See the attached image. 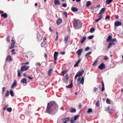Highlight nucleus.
<instances>
[{
	"mask_svg": "<svg viewBox=\"0 0 123 123\" xmlns=\"http://www.w3.org/2000/svg\"><path fill=\"white\" fill-rule=\"evenodd\" d=\"M54 4L55 5H60V3L59 1V0H55L54 1Z\"/></svg>",
	"mask_w": 123,
	"mask_h": 123,
	"instance_id": "18",
	"label": "nucleus"
},
{
	"mask_svg": "<svg viewBox=\"0 0 123 123\" xmlns=\"http://www.w3.org/2000/svg\"><path fill=\"white\" fill-rule=\"evenodd\" d=\"M115 43L113 42H111L109 43L107 46V48L108 49L110 48L112 46H113L115 45Z\"/></svg>",
	"mask_w": 123,
	"mask_h": 123,
	"instance_id": "14",
	"label": "nucleus"
},
{
	"mask_svg": "<svg viewBox=\"0 0 123 123\" xmlns=\"http://www.w3.org/2000/svg\"><path fill=\"white\" fill-rule=\"evenodd\" d=\"M58 109V106L54 101L50 102L47 104L46 112L52 115H54Z\"/></svg>",
	"mask_w": 123,
	"mask_h": 123,
	"instance_id": "1",
	"label": "nucleus"
},
{
	"mask_svg": "<svg viewBox=\"0 0 123 123\" xmlns=\"http://www.w3.org/2000/svg\"><path fill=\"white\" fill-rule=\"evenodd\" d=\"M73 118V117H72V119H71L70 120V122H71V123H74V121H73V120L72 119V118Z\"/></svg>",
	"mask_w": 123,
	"mask_h": 123,
	"instance_id": "60",
	"label": "nucleus"
},
{
	"mask_svg": "<svg viewBox=\"0 0 123 123\" xmlns=\"http://www.w3.org/2000/svg\"><path fill=\"white\" fill-rule=\"evenodd\" d=\"M1 16V17H4V18H6L8 16L7 14L6 13L2 14Z\"/></svg>",
	"mask_w": 123,
	"mask_h": 123,
	"instance_id": "19",
	"label": "nucleus"
},
{
	"mask_svg": "<svg viewBox=\"0 0 123 123\" xmlns=\"http://www.w3.org/2000/svg\"><path fill=\"white\" fill-rule=\"evenodd\" d=\"M84 72V70L82 69H81V71H80L78 72L74 77L75 79H76L77 77L81 76Z\"/></svg>",
	"mask_w": 123,
	"mask_h": 123,
	"instance_id": "3",
	"label": "nucleus"
},
{
	"mask_svg": "<svg viewBox=\"0 0 123 123\" xmlns=\"http://www.w3.org/2000/svg\"><path fill=\"white\" fill-rule=\"evenodd\" d=\"M12 43H11V46L10 47V49H12L14 48L15 43L13 39L11 40Z\"/></svg>",
	"mask_w": 123,
	"mask_h": 123,
	"instance_id": "6",
	"label": "nucleus"
},
{
	"mask_svg": "<svg viewBox=\"0 0 123 123\" xmlns=\"http://www.w3.org/2000/svg\"><path fill=\"white\" fill-rule=\"evenodd\" d=\"M110 18V16L109 15L106 16L105 17V19L106 20L107 19H109Z\"/></svg>",
	"mask_w": 123,
	"mask_h": 123,
	"instance_id": "51",
	"label": "nucleus"
},
{
	"mask_svg": "<svg viewBox=\"0 0 123 123\" xmlns=\"http://www.w3.org/2000/svg\"><path fill=\"white\" fill-rule=\"evenodd\" d=\"M99 100H98L96 103V106L97 107H98L99 106Z\"/></svg>",
	"mask_w": 123,
	"mask_h": 123,
	"instance_id": "39",
	"label": "nucleus"
},
{
	"mask_svg": "<svg viewBox=\"0 0 123 123\" xmlns=\"http://www.w3.org/2000/svg\"><path fill=\"white\" fill-rule=\"evenodd\" d=\"M90 49V48L89 47H86L85 49V51H88L89 49Z\"/></svg>",
	"mask_w": 123,
	"mask_h": 123,
	"instance_id": "58",
	"label": "nucleus"
},
{
	"mask_svg": "<svg viewBox=\"0 0 123 123\" xmlns=\"http://www.w3.org/2000/svg\"><path fill=\"white\" fill-rule=\"evenodd\" d=\"M20 82L21 83H25L27 82L26 80L25 79L23 78L22 79Z\"/></svg>",
	"mask_w": 123,
	"mask_h": 123,
	"instance_id": "21",
	"label": "nucleus"
},
{
	"mask_svg": "<svg viewBox=\"0 0 123 123\" xmlns=\"http://www.w3.org/2000/svg\"><path fill=\"white\" fill-rule=\"evenodd\" d=\"M7 111L9 112H11L12 111V108L11 107H10L7 109Z\"/></svg>",
	"mask_w": 123,
	"mask_h": 123,
	"instance_id": "40",
	"label": "nucleus"
},
{
	"mask_svg": "<svg viewBox=\"0 0 123 123\" xmlns=\"http://www.w3.org/2000/svg\"><path fill=\"white\" fill-rule=\"evenodd\" d=\"M78 64L76 62L74 65V67H76L78 66Z\"/></svg>",
	"mask_w": 123,
	"mask_h": 123,
	"instance_id": "61",
	"label": "nucleus"
},
{
	"mask_svg": "<svg viewBox=\"0 0 123 123\" xmlns=\"http://www.w3.org/2000/svg\"><path fill=\"white\" fill-rule=\"evenodd\" d=\"M112 37L110 35H109L107 39V41L109 42V41H111V40L112 39Z\"/></svg>",
	"mask_w": 123,
	"mask_h": 123,
	"instance_id": "22",
	"label": "nucleus"
},
{
	"mask_svg": "<svg viewBox=\"0 0 123 123\" xmlns=\"http://www.w3.org/2000/svg\"><path fill=\"white\" fill-rule=\"evenodd\" d=\"M105 67V64L103 63H102L98 66V68L99 69L102 70L104 69Z\"/></svg>",
	"mask_w": 123,
	"mask_h": 123,
	"instance_id": "5",
	"label": "nucleus"
},
{
	"mask_svg": "<svg viewBox=\"0 0 123 123\" xmlns=\"http://www.w3.org/2000/svg\"><path fill=\"white\" fill-rule=\"evenodd\" d=\"M92 110L91 108H89L87 111V112L88 113H89L92 112Z\"/></svg>",
	"mask_w": 123,
	"mask_h": 123,
	"instance_id": "50",
	"label": "nucleus"
},
{
	"mask_svg": "<svg viewBox=\"0 0 123 123\" xmlns=\"http://www.w3.org/2000/svg\"><path fill=\"white\" fill-rule=\"evenodd\" d=\"M97 62H98L97 60H95V61L92 64V66H94L97 63Z\"/></svg>",
	"mask_w": 123,
	"mask_h": 123,
	"instance_id": "44",
	"label": "nucleus"
},
{
	"mask_svg": "<svg viewBox=\"0 0 123 123\" xmlns=\"http://www.w3.org/2000/svg\"><path fill=\"white\" fill-rule=\"evenodd\" d=\"M63 14L65 15L66 17H67V13L66 12H63Z\"/></svg>",
	"mask_w": 123,
	"mask_h": 123,
	"instance_id": "57",
	"label": "nucleus"
},
{
	"mask_svg": "<svg viewBox=\"0 0 123 123\" xmlns=\"http://www.w3.org/2000/svg\"><path fill=\"white\" fill-rule=\"evenodd\" d=\"M58 54V53L57 52L55 51L54 52V60L55 61H56L57 59V55Z\"/></svg>",
	"mask_w": 123,
	"mask_h": 123,
	"instance_id": "8",
	"label": "nucleus"
},
{
	"mask_svg": "<svg viewBox=\"0 0 123 123\" xmlns=\"http://www.w3.org/2000/svg\"><path fill=\"white\" fill-rule=\"evenodd\" d=\"M14 49H13L11 51V52L12 53L13 55H15L16 54V53L14 51Z\"/></svg>",
	"mask_w": 123,
	"mask_h": 123,
	"instance_id": "42",
	"label": "nucleus"
},
{
	"mask_svg": "<svg viewBox=\"0 0 123 123\" xmlns=\"http://www.w3.org/2000/svg\"><path fill=\"white\" fill-rule=\"evenodd\" d=\"M67 28H68V31L69 32H70V28L69 26H68Z\"/></svg>",
	"mask_w": 123,
	"mask_h": 123,
	"instance_id": "62",
	"label": "nucleus"
},
{
	"mask_svg": "<svg viewBox=\"0 0 123 123\" xmlns=\"http://www.w3.org/2000/svg\"><path fill=\"white\" fill-rule=\"evenodd\" d=\"M62 20L61 18H59L56 21L57 25H59L62 22Z\"/></svg>",
	"mask_w": 123,
	"mask_h": 123,
	"instance_id": "11",
	"label": "nucleus"
},
{
	"mask_svg": "<svg viewBox=\"0 0 123 123\" xmlns=\"http://www.w3.org/2000/svg\"><path fill=\"white\" fill-rule=\"evenodd\" d=\"M82 22L80 21L78 23V27L77 28H76V29H79L80 28L82 27Z\"/></svg>",
	"mask_w": 123,
	"mask_h": 123,
	"instance_id": "13",
	"label": "nucleus"
},
{
	"mask_svg": "<svg viewBox=\"0 0 123 123\" xmlns=\"http://www.w3.org/2000/svg\"><path fill=\"white\" fill-rule=\"evenodd\" d=\"M92 53V52H88L86 53L85 55V57L86 58L87 56L91 54Z\"/></svg>",
	"mask_w": 123,
	"mask_h": 123,
	"instance_id": "35",
	"label": "nucleus"
},
{
	"mask_svg": "<svg viewBox=\"0 0 123 123\" xmlns=\"http://www.w3.org/2000/svg\"><path fill=\"white\" fill-rule=\"evenodd\" d=\"M52 70V69L51 68L49 70L48 72V76H49L51 75V73Z\"/></svg>",
	"mask_w": 123,
	"mask_h": 123,
	"instance_id": "28",
	"label": "nucleus"
},
{
	"mask_svg": "<svg viewBox=\"0 0 123 123\" xmlns=\"http://www.w3.org/2000/svg\"><path fill=\"white\" fill-rule=\"evenodd\" d=\"M38 34H37V39L38 40L40 41L42 39L43 35L42 34L41 35H40V34H39V32L37 31Z\"/></svg>",
	"mask_w": 123,
	"mask_h": 123,
	"instance_id": "4",
	"label": "nucleus"
},
{
	"mask_svg": "<svg viewBox=\"0 0 123 123\" xmlns=\"http://www.w3.org/2000/svg\"><path fill=\"white\" fill-rule=\"evenodd\" d=\"M67 72V71L66 70H63L62 72V73L63 74V75H64Z\"/></svg>",
	"mask_w": 123,
	"mask_h": 123,
	"instance_id": "54",
	"label": "nucleus"
},
{
	"mask_svg": "<svg viewBox=\"0 0 123 123\" xmlns=\"http://www.w3.org/2000/svg\"><path fill=\"white\" fill-rule=\"evenodd\" d=\"M81 60V59H79L76 62L78 63L79 64Z\"/></svg>",
	"mask_w": 123,
	"mask_h": 123,
	"instance_id": "63",
	"label": "nucleus"
},
{
	"mask_svg": "<svg viewBox=\"0 0 123 123\" xmlns=\"http://www.w3.org/2000/svg\"><path fill=\"white\" fill-rule=\"evenodd\" d=\"M84 77H83L81 78V80L80 81V83L82 84H84Z\"/></svg>",
	"mask_w": 123,
	"mask_h": 123,
	"instance_id": "25",
	"label": "nucleus"
},
{
	"mask_svg": "<svg viewBox=\"0 0 123 123\" xmlns=\"http://www.w3.org/2000/svg\"><path fill=\"white\" fill-rule=\"evenodd\" d=\"M93 10L95 12L97 11L98 10V9H97V8L96 7H94L93 8Z\"/></svg>",
	"mask_w": 123,
	"mask_h": 123,
	"instance_id": "56",
	"label": "nucleus"
},
{
	"mask_svg": "<svg viewBox=\"0 0 123 123\" xmlns=\"http://www.w3.org/2000/svg\"><path fill=\"white\" fill-rule=\"evenodd\" d=\"M83 49L82 48H81L78 50L76 52V53L78 54V55H80Z\"/></svg>",
	"mask_w": 123,
	"mask_h": 123,
	"instance_id": "10",
	"label": "nucleus"
},
{
	"mask_svg": "<svg viewBox=\"0 0 123 123\" xmlns=\"http://www.w3.org/2000/svg\"><path fill=\"white\" fill-rule=\"evenodd\" d=\"M102 85V88L101 89V91L102 92L103 91L105 90L104 88V83L103 82H101Z\"/></svg>",
	"mask_w": 123,
	"mask_h": 123,
	"instance_id": "32",
	"label": "nucleus"
},
{
	"mask_svg": "<svg viewBox=\"0 0 123 123\" xmlns=\"http://www.w3.org/2000/svg\"><path fill=\"white\" fill-rule=\"evenodd\" d=\"M63 82L65 83H68V80H66V79H65L64 78H63Z\"/></svg>",
	"mask_w": 123,
	"mask_h": 123,
	"instance_id": "46",
	"label": "nucleus"
},
{
	"mask_svg": "<svg viewBox=\"0 0 123 123\" xmlns=\"http://www.w3.org/2000/svg\"><path fill=\"white\" fill-rule=\"evenodd\" d=\"M82 123H86V121L84 119H83L82 121Z\"/></svg>",
	"mask_w": 123,
	"mask_h": 123,
	"instance_id": "64",
	"label": "nucleus"
},
{
	"mask_svg": "<svg viewBox=\"0 0 123 123\" xmlns=\"http://www.w3.org/2000/svg\"><path fill=\"white\" fill-rule=\"evenodd\" d=\"M64 41H65V43H66L68 40V36H66L64 37Z\"/></svg>",
	"mask_w": 123,
	"mask_h": 123,
	"instance_id": "31",
	"label": "nucleus"
},
{
	"mask_svg": "<svg viewBox=\"0 0 123 123\" xmlns=\"http://www.w3.org/2000/svg\"><path fill=\"white\" fill-rule=\"evenodd\" d=\"M80 115L79 114H78L76 115H75L74 116V120L73 121H75L77 119V118L79 117Z\"/></svg>",
	"mask_w": 123,
	"mask_h": 123,
	"instance_id": "20",
	"label": "nucleus"
},
{
	"mask_svg": "<svg viewBox=\"0 0 123 123\" xmlns=\"http://www.w3.org/2000/svg\"><path fill=\"white\" fill-rule=\"evenodd\" d=\"M102 18V16H100L99 17V18H98L96 19L95 20V22L96 23L98 22L99 20L101 19Z\"/></svg>",
	"mask_w": 123,
	"mask_h": 123,
	"instance_id": "34",
	"label": "nucleus"
},
{
	"mask_svg": "<svg viewBox=\"0 0 123 123\" xmlns=\"http://www.w3.org/2000/svg\"><path fill=\"white\" fill-rule=\"evenodd\" d=\"M105 9V8H102L100 10L99 12V14H101L102 13L104 12Z\"/></svg>",
	"mask_w": 123,
	"mask_h": 123,
	"instance_id": "17",
	"label": "nucleus"
},
{
	"mask_svg": "<svg viewBox=\"0 0 123 123\" xmlns=\"http://www.w3.org/2000/svg\"><path fill=\"white\" fill-rule=\"evenodd\" d=\"M29 68L30 67L29 66H26L25 65L22 66L21 67L20 71L21 72L26 71L28 70Z\"/></svg>",
	"mask_w": 123,
	"mask_h": 123,
	"instance_id": "2",
	"label": "nucleus"
},
{
	"mask_svg": "<svg viewBox=\"0 0 123 123\" xmlns=\"http://www.w3.org/2000/svg\"><path fill=\"white\" fill-rule=\"evenodd\" d=\"M36 66H39L41 65L40 63V62H37L36 63Z\"/></svg>",
	"mask_w": 123,
	"mask_h": 123,
	"instance_id": "55",
	"label": "nucleus"
},
{
	"mask_svg": "<svg viewBox=\"0 0 123 123\" xmlns=\"http://www.w3.org/2000/svg\"><path fill=\"white\" fill-rule=\"evenodd\" d=\"M91 2L90 1H88L86 3V6L87 7H88L91 4Z\"/></svg>",
	"mask_w": 123,
	"mask_h": 123,
	"instance_id": "23",
	"label": "nucleus"
},
{
	"mask_svg": "<svg viewBox=\"0 0 123 123\" xmlns=\"http://www.w3.org/2000/svg\"><path fill=\"white\" fill-rule=\"evenodd\" d=\"M106 103L108 104H110V99L108 98H107L106 100Z\"/></svg>",
	"mask_w": 123,
	"mask_h": 123,
	"instance_id": "43",
	"label": "nucleus"
},
{
	"mask_svg": "<svg viewBox=\"0 0 123 123\" xmlns=\"http://www.w3.org/2000/svg\"><path fill=\"white\" fill-rule=\"evenodd\" d=\"M18 72V77H20L21 76V75L20 73L19 72V70H18L17 71Z\"/></svg>",
	"mask_w": 123,
	"mask_h": 123,
	"instance_id": "45",
	"label": "nucleus"
},
{
	"mask_svg": "<svg viewBox=\"0 0 123 123\" xmlns=\"http://www.w3.org/2000/svg\"><path fill=\"white\" fill-rule=\"evenodd\" d=\"M95 30V29L94 28H91L90 30V32L91 33H92V32L94 31Z\"/></svg>",
	"mask_w": 123,
	"mask_h": 123,
	"instance_id": "47",
	"label": "nucleus"
},
{
	"mask_svg": "<svg viewBox=\"0 0 123 123\" xmlns=\"http://www.w3.org/2000/svg\"><path fill=\"white\" fill-rule=\"evenodd\" d=\"M46 44L45 42L44 41L42 42L41 43V46L42 47H43L44 46V45Z\"/></svg>",
	"mask_w": 123,
	"mask_h": 123,
	"instance_id": "33",
	"label": "nucleus"
},
{
	"mask_svg": "<svg viewBox=\"0 0 123 123\" xmlns=\"http://www.w3.org/2000/svg\"><path fill=\"white\" fill-rule=\"evenodd\" d=\"M9 93H10V95L12 97L14 95V93H13V91L12 89H11L10 90V91L9 92Z\"/></svg>",
	"mask_w": 123,
	"mask_h": 123,
	"instance_id": "27",
	"label": "nucleus"
},
{
	"mask_svg": "<svg viewBox=\"0 0 123 123\" xmlns=\"http://www.w3.org/2000/svg\"><path fill=\"white\" fill-rule=\"evenodd\" d=\"M6 90V88L5 87H4L2 88V90L1 91V93L2 94H3L5 92Z\"/></svg>",
	"mask_w": 123,
	"mask_h": 123,
	"instance_id": "36",
	"label": "nucleus"
},
{
	"mask_svg": "<svg viewBox=\"0 0 123 123\" xmlns=\"http://www.w3.org/2000/svg\"><path fill=\"white\" fill-rule=\"evenodd\" d=\"M67 6V4L66 3H64L62 4V6L64 7H66Z\"/></svg>",
	"mask_w": 123,
	"mask_h": 123,
	"instance_id": "59",
	"label": "nucleus"
},
{
	"mask_svg": "<svg viewBox=\"0 0 123 123\" xmlns=\"http://www.w3.org/2000/svg\"><path fill=\"white\" fill-rule=\"evenodd\" d=\"M17 85V81L16 80H14V82L12 83L11 86V88L13 89Z\"/></svg>",
	"mask_w": 123,
	"mask_h": 123,
	"instance_id": "12",
	"label": "nucleus"
},
{
	"mask_svg": "<svg viewBox=\"0 0 123 123\" xmlns=\"http://www.w3.org/2000/svg\"><path fill=\"white\" fill-rule=\"evenodd\" d=\"M78 21L77 20H75L73 24V27L76 29H77L76 28L78 27Z\"/></svg>",
	"mask_w": 123,
	"mask_h": 123,
	"instance_id": "9",
	"label": "nucleus"
},
{
	"mask_svg": "<svg viewBox=\"0 0 123 123\" xmlns=\"http://www.w3.org/2000/svg\"><path fill=\"white\" fill-rule=\"evenodd\" d=\"M9 95V91L8 90L7 91V92L6 94L5 95V97H8Z\"/></svg>",
	"mask_w": 123,
	"mask_h": 123,
	"instance_id": "41",
	"label": "nucleus"
},
{
	"mask_svg": "<svg viewBox=\"0 0 123 123\" xmlns=\"http://www.w3.org/2000/svg\"><path fill=\"white\" fill-rule=\"evenodd\" d=\"M94 37V36L93 35L90 36L88 37V39H92Z\"/></svg>",
	"mask_w": 123,
	"mask_h": 123,
	"instance_id": "37",
	"label": "nucleus"
},
{
	"mask_svg": "<svg viewBox=\"0 0 123 123\" xmlns=\"http://www.w3.org/2000/svg\"><path fill=\"white\" fill-rule=\"evenodd\" d=\"M71 10L74 12H77L78 10V9L77 8L74 7H72L71 8Z\"/></svg>",
	"mask_w": 123,
	"mask_h": 123,
	"instance_id": "16",
	"label": "nucleus"
},
{
	"mask_svg": "<svg viewBox=\"0 0 123 123\" xmlns=\"http://www.w3.org/2000/svg\"><path fill=\"white\" fill-rule=\"evenodd\" d=\"M108 58V57L107 56H105L104 57V60L105 61L107 60Z\"/></svg>",
	"mask_w": 123,
	"mask_h": 123,
	"instance_id": "49",
	"label": "nucleus"
},
{
	"mask_svg": "<svg viewBox=\"0 0 123 123\" xmlns=\"http://www.w3.org/2000/svg\"><path fill=\"white\" fill-rule=\"evenodd\" d=\"M113 1V0H107L106 2V4H110Z\"/></svg>",
	"mask_w": 123,
	"mask_h": 123,
	"instance_id": "24",
	"label": "nucleus"
},
{
	"mask_svg": "<svg viewBox=\"0 0 123 123\" xmlns=\"http://www.w3.org/2000/svg\"><path fill=\"white\" fill-rule=\"evenodd\" d=\"M65 76L66 78H64L66 79V80H68L69 78L68 74H67Z\"/></svg>",
	"mask_w": 123,
	"mask_h": 123,
	"instance_id": "48",
	"label": "nucleus"
},
{
	"mask_svg": "<svg viewBox=\"0 0 123 123\" xmlns=\"http://www.w3.org/2000/svg\"><path fill=\"white\" fill-rule=\"evenodd\" d=\"M7 60H8L9 61H11L12 60V58L11 56L9 55L7 58Z\"/></svg>",
	"mask_w": 123,
	"mask_h": 123,
	"instance_id": "52",
	"label": "nucleus"
},
{
	"mask_svg": "<svg viewBox=\"0 0 123 123\" xmlns=\"http://www.w3.org/2000/svg\"><path fill=\"white\" fill-rule=\"evenodd\" d=\"M70 119V117H68L65 118L64 119L65 120V122L66 123H67V122H68Z\"/></svg>",
	"mask_w": 123,
	"mask_h": 123,
	"instance_id": "30",
	"label": "nucleus"
},
{
	"mask_svg": "<svg viewBox=\"0 0 123 123\" xmlns=\"http://www.w3.org/2000/svg\"><path fill=\"white\" fill-rule=\"evenodd\" d=\"M28 55H29L30 57H32L33 56V54L31 52H30V53H28Z\"/></svg>",
	"mask_w": 123,
	"mask_h": 123,
	"instance_id": "38",
	"label": "nucleus"
},
{
	"mask_svg": "<svg viewBox=\"0 0 123 123\" xmlns=\"http://www.w3.org/2000/svg\"><path fill=\"white\" fill-rule=\"evenodd\" d=\"M110 109V107L109 106L105 108V110L107 111H108Z\"/></svg>",
	"mask_w": 123,
	"mask_h": 123,
	"instance_id": "53",
	"label": "nucleus"
},
{
	"mask_svg": "<svg viewBox=\"0 0 123 123\" xmlns=\"http://www.w3.org/2000/svg\"><path fill=\"white\" fill-rule=\"evenodd\" d=\"M73 86V84L72 83H71V84L70 85H68V86H66V87L67 88H72Z\"/></svg>",
	"mask_w": 123,
	"mask_h": 123,
	"instance_id": "26",
	"label": "nucleus"
},
{
	"mask_svg": "<svg viewBox=\"0 0 123 123\" xmlns=\"http://www.w3.org/2000/svg\"><path fill=\"white\" fill-rule=\"evenodd\" d=\"M86 38V37H83L82 40H81L80 42L81 43H82L85 41Z\"/></svg>",
	"mask_w": 123,
	"mask_h": 123,
	"instance_id": "29",
	"label": "nucleus"
},
{
	"mask_svg": "<svg viewBox=\"0 0 123 123\" xmlns=\"http://www.w3.org/2000/svg\"><path fill=\"white\" fill-rule=\"evenodd\" d=\"M122 23L121 22L118 21H116L114 22V25L115 26H115L117 27L121 25Z\"/></svg>",
	"mask_w": 123,
	"mask_h": 123,
	"instance_id": "7",
	"label": "nucleus"
},
{
	"mask_svg": "<svg viewBox=\"0 0 123 123\" xmlns=\"http://www.w3.org/2000/svg\"><path fill=\"white\" fill-rule=\"evenodd\" d=\"M76 109L73 108H71L69 110L70 111L73 113H75L76 112Z\"/></svg>",
	"mask_w": 123,
	"mask_h": 123,
	"instance_id": "15",
	"label": "nucleus"
}]
</instances>
